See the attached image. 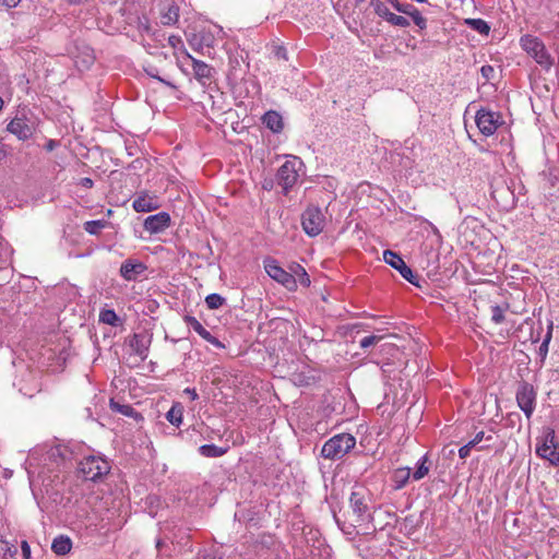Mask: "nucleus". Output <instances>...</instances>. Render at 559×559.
<instances>
[{"label":"nucleus","instance_id":"1","mask_svg":"<svg viewBox=\"0 0 559 559\" xmlns=\"http://www.w3.org/2000/svg\"><path fill=\"white\" fill-rule=\"evenodd\" d=\"M356 445V439L349 433H338L330 438L321 449V455L329 460H340Z\"/></svg>","mask_w":559,"mask_h":559},{"label":"nucleus","instance_id":"2","mask_svg":"<svg viewBox=\"0 0 559 559\" xmlns=\"http://www.w3.org/2000/svg\"><path fill=\"white\" fill-rule=\"evenodd\" d=\"M109 462L102 455L84 456L79 463V472L85 480L97 481L110 472Z\"/></svg>","mask_w":559,"mask_h":559},{"label":"nucleus","instance_id":"3","mask_svg":"<svg viewBox=\"0 0 559 559\" xmlns=\"http://www.w3.org/2000/svg\"><path fill=\"white\" fill-rule=\"evenodd\" d=\"M304 163L300 158L293 156L287 159L277 170L276 181L283 188V193L286 195L290 189L297 183L302 170Z\"/></svg>","mask_w":559,"mask_h":559},{"label":"nucleus","instance_id":"4","mask_svg":"<svg viewBox=\"0 0 559 559\" xmlns=\"http://www.w3.org/2000/svg\"><path fill=\"white\" fill-rule=\"evenodd\" d=\"M520 45L543 68L550 69L554 64L552 57L538 37L530 34L523 35L520 38Z\"/></svg>","mask_w":559,"mask_h":559},{"label":"nucleus","instance_id":"5","mask_svg":"<svg viewBox=\"0 0 559 559\" xmlns=\"http://www.w3.org/2000/svg\"><path fill=\"white\" fill-rule=\"evenodd\" d=\"M369 495L366 488L356 487L349 497V507L356 516L355 522L361 524L372 520L369 511Z\"/></svg>","mask_w":559,"mask_h":559},{"label":"nucleus","instance_id":"6","mask_svg":"<svg viewBox=\"0 0 559 559\" xmlns=\"http://www.w3.org/2000/svg\"><path fill=\"white\" fill-rule=\"evenodd\" d=\"M324 225L325 217L318 206H308L301 215L302 229L310 237L321 234Z\"/></svg>","mask_w":559,"mask_h":559},{"label":"nucleus","instance_id":"7","mask_svg":"<svg viewBox=\"0 0 559 559\" xmlns=\"http://www.w3.org/2000/svg\"><path fill=\"white\" fill-rule=\"evenodd\" d=\"M263 266L267 275L276 281L277 283L282 284L285 288L293 292L297 289V280L296 277L285 271L275 259L273 258H266L263 261Z\"/></svg>","mask_w":559,"mask_h":559},{"label":"nucleus","instance_id":"8","mask_svg":"<svg viewBox=\"0 0 559 559\" xmlns=\"http://www.w3.org/2000/svg\"><path fill=\"white\" fill-rule=\"evenodd\" d=\"M536 391L534 386L528 382H520L515 400L520 409L524 413L525 417L530 419L535 411L536 406Z\"/></svg>","mask_w":559,"mask_h":559},{"label":"nucleus","instance_id":"9","mask_svg":"<svg viewBox=\"0 0 559 559\" xmlns=\"http://www.w3.org/2000/svg\"><path fill=\"white\" fill-rule=\"evenodd\" d=\"M536 453L551 465L559 466L558 444L555 441V431L552 429H549L544 436L542 443L537 444Z\"/></svg>","mask_w":559,"mask_h":559},{"label":"nucleus","instance_id":"10","mask_svg":"<svg viewBox=\"0 0 559 559\" xmlns=\"http://www.w3.org/2000/svg\"><path fill=\"white\" fill-rule=\"evenodd\" d=\"M7 130L14 134L19 140L26 141L35 132V123L26 118L24 114H17L7 126Z\"/></svg>","mask_w":559,"mask_h":559},{"label":"nucleus","instance_id":"11","mask_svg":"<svg viewBox=\"0 0 559 559\" xmlns=\"http://www.w3.org/2000/svg\"><path fill=\"white\" fill-rule=\"evenodd\" d=\"M499 119V114L484 108L479 109L475 117L477 128L485 136H490L497 131L500 124Z\"/></svg>","mask_w":559,"mask_h":559},{"label":"nucleus","instance_id":"12","mask_svg":"<svg viewBox=\"0 0 559 559\" xmlns=\"http://www.w3.org/2000/svg\"><path fill=\"white\" fill-rule=\"evenodd\" d=\"M383 260L386 264L397 270L403 278L413 285L418 286V276L415 275L409 266L406 265L402 257L391 250L383 252Z\"/></svg>","mask_w":559,"mask_h":559},{"label":"nucleus","instance_id":"13","mask_svg":"<svg viewBox=\"0 0 559 559\" xmlns=\"http://www.w3.org/2000/svg\"><path fill=\"white\" fill-rule=\"evenodd\" d=\"M171 219L167 212L150 215L144 219L143 227L150 234H159L170 226Z\"/></svg>","mask_w":559,"mask_h":559},{"label":"nucleus","instance_id":"14","mask_svg":"<svg viewBox=\"0 0 559 559\" xmlns=\"http://www.w3.org/2000/svg\"><path fill=\"white\" fill-rule=\"evenodd\" d=\"M397 12L404 13L412 17L413 22L420 29H425L427 27V20L421 15L419 10L415 8L413 4L403 3L399 0H386Z\"/></svg>","mask_w":559,"mask_h":559},{"label":"nucleus","instance_id":"15","mask_svg":"<svg viewBox=\"0 0 559 559\" xmlns=\"http://www.w3.org/2000/svg\"><path fill=\"white\" fill-rule=\"evenodd\" d=\"M147 266L138 260L128 259L120 266V275L126 281H135L138 276L146 271Z\"/></svg>","mask_w":559,"mask_h":559},{"label":"nucleus","instance_id":"16","mask_svg":"<svg viewBox=\"0 0 559 559\" xmlns=\"http://www.w3.org/2000/svg\"><path fill=\"white\" fill-rule=\"evenodd\" d=\"M152 336L144 333H135L130 340V347L133 353L138 355L142 360H145L148 355Z\"/></svg>","mask_w":559,"mask_h":559},{"label":"nucleus","instance_id":"17","mask_svg":"<svg viewBox=\"0 0 559 559\" xmlns=\"http://www.w3.org/2000/svg\"><path fill=\"white\" fill-rule=\"evenodd\" d=\"M132 207L135 212L147 213L157 210L159 207V203L155 195H151L147 192H141L133 200Z\"/></svg>","mask_w":559,"mask_h":559},{"label":"nucleus","instance_id":"18","mask_svg":"<svg viewBox=\"0 0 559 559\" xmlns=\"http://www.w3.org/2000/svg\"><path fill=\"white\" fill-rule=\"evenodd\" d=\"M179 20V7L174 1L166 2L160 11V23L163 25H175Z\"/></svg>","mask_w":559,"mask_h":559},{"label":"nucleus","instance_id":"19","mask_svg":"<svg viewBox=\"0 0 559 559\" xmlns=\"http://www.w3.org/2000/svg\"><path fill=\"white\" fill-rule=\"evenodd\" d=\"M187 57L192 62L193 73L198 81L210 80L212 78V74H213L212 67H210L207 63H205L201 60L193 58L189 53H187Z\"/></svg>","mask_w":559,"mask_h":559},{"label":"nucleus","instance_id":"20","mask_svg":"<svg viewBox=\"0 0 559 559\" xmlns=\"http://www.w3.org/2000/svg\"><path fill=\"white\" fill-rule=\"evenodd\" d=\"M262 122L274 133H280L284 128L282 116L274 110L265 112L262 117Z\"/></svg>","mask_w":559,"mask_h":559},{"label":"nucleus","instance_id":"21","mask_svg":"<svg viewBox=\"0 0 559 559\" xmlns=\"http://www.w3.org/2000/svg\"><path fill=\"white\" fill-rule=\"evenodd\" d=\"M72 549V540L67 535H59L51 543V550L58 556L68 555Z\"/></svg>","mask_w":559,"mask_h":559},{"label":"nucleus","instance_id":"22","mask_svg":"<svg viewBox=\"0 0 559 559\" xmlns=\"http://www.w3.org/2000/svg\"><path fill=\"white\" fill-rule=\"evenodd\" d=\"M412 478V472L409 467L396 468L392 474V481L394 489H402L406 486L408 480Z\"/></svg>","mask_w":559,"mask_h":559},{"label":"nucleus","instance_id":"23","mask_svg":"<svg viewBox=\"0 0 559 559\" xmlns=\"http://www.w3.org/2000/svg\"><path fill=\"white\" fill-rule=\"evenodd\" d=\"M109 405H110V409L115 413H119L127 417L142 418V416L129 404H121L118 401H115L114 399H111L109 402Z\"/></svg>","mask_w":559,"mask_h":559},{"label":"nucleus","instance_id":"24","mask_svg":"<svg viewBox=\"0 0 559 559\" xmlns=\"http://www.w3.org/2000/svg\"><path fill=\"white\" fill-rule=\"evenodd\" d=\"M198 451L204 457H221L228 451V448H222L215 444H203L199 447Z\"/></svg>","mask_w":559,"mask_h":559},{"label":"nucleus","instance_id":"25","mask_svg":"<svg viewBox=\"0 0 559 559\" xmlns=\"http://www.w3.org/2000/svg\"><path fill=\"white\" fill-rule=\"evenodd\" d=\"M13 249L10 243L0 238V270L11 264Z\"/></svg>","mask_w":559,"mask_h":559},{"label":"nucleus","instance_id":"26","mask_svg":"<svg viewBox=\"0 0 559 559\" xmlns=\"http://www.w3.org/2000/svg\"><path fill=\"white\" fill-rule=\"evenodd\" d=\"M289 273H292L296 280H297V283H299L300 285L305 286V287H308L310 286V277L308 275V273L306 272V270L298 263H294L289 266Z\"/></svg>","mask_w":559,"mask_h":559},{"label":"nucleus","instance_id":"27","mask_svg":"<svg viewBox=\"0 0 559 559\" xmlns=\"http://www.w3.org/2000/svg\"><path fill=\"white\" fill-rule=\"evenodd\" d=\"M429 469L428 456L425 454L417 461L416 469L412 473V479L415 481L423 479L429 473Z\"/></svg>","mask_w":559,"mask_h":559},{"label":"nucleus","instance_id":"28","mask_svg":"<svg viewBox=\"0 0 559 559\" xmlns=\"http://www.w3.org/2000/svg\"><path fill=\"white\" fill-rule=\"evenodd\" d=\"M182 415H183V407L181 406V404L176 403L167 412L166 418L171 425L179 427L182 423Z\"/></svg>","mask_w":559,"mask_h":559},{"label":"nucleus","instance_id":"29","mask_svg":"<svg viewBox=\"0 0 559 559\" xmlns=\"http://www.w3.org/2000/svg\"><path fill=\"white\" fill-rule=\"evenodd\" d=\"M185 322L189 328H191L195 333H198L202 338H207L210 336V332L200 323V321L192 317L186 316Z\"/></svg>","mask_w":559,"mask_h":559},{"label":"nucleus","instance_id":"30","mask_svg":"<svg viewBox=\"0 0 559 559\" xmlns=\"http://www.w3.org/2000/svg\"><path fill=\"white\" fill-rule=\"evenodd\" d=\"M466 23L469 27L481 35H488L490 32L489 24L483 19H468Z\"/></svg>","mask_w":559,"mask_h":559},{"label":"nucleus","instance_id":"31","mask_svg":"<svg viewBox=\"0 0 559 559\" xmlns=\"http://www.w3.org/2000/svg\"><path fill=\"white\" fill-rule=\"evenodd\" d=\"M552 329H554V323L550 321L549 325L547 328V333L545 335V338L543 340V342L539 346V349H538V354L542 357V359H545L548 354L549 343L552 337Z\"/></svg>","mask_w":559,"mask_h":559},{"label":"nucleus","instance_id":"32","mask_svg":"<svg viewBox=\"0 0 559 559\" xmlns=\"http://www.w3.org/2000/svg\"><path fill=\"white\" fill-rule=\"evenodd\" d=\"M106 222L104 219L87 221L83 227L90 235H97L103 228H105Z\"/></svg>","mask_w":559,"mask_h":559},{"label":"nucleus","instance_id":"33","mask_svg":"<svg viewBox=\"0 0 559 559\" xmlns=\"http://www.w3.org/2000/svg\"><path fill=\"white\" fill-rule=\"evenodd\" d=\"M509 308V305L501 307L499 305L491 306V321L495 324H501L504 321V312Z\"/></svg>","mask_w":559,"mask_h":559},{"label":"nucleus","instance_id":"34","mask_svg":"<svg viewBox=\"0 0 559 559\" xmlns=\"http://www.w3.org/2000/svg\"><path fill=\"white\" fill-rule=\"evenodd\" d=\"M370 7H372L374 13L378 16L382 17L383 20H386L388 16L391 14L389 8L381 0H371Z\"/></svg>","mask_w":559,"mask_h":559},{"label":"nucleus","instance_id":"35","mask_svg":"<svg viewBox=\"0 0 559 559\" xmlns=\"http://www.w3.org/2000/svg\"><path fill=\"white\" fill-rule=\"evenodd\" d=\"M225 302V298L222 297L219 294H210L205 298V304L209 309H218L221 308Z\"/></svg>","mask_w":559,"mask_h":559},{"label":"nucleus","instance_id":"36","mask_svg":"<svg viewBox=\"0 0 559 559\" xmlns=\"http://www.w3.org/2000/svg\"><path fill=\"white\" fill-rule=\"evenodd\" d=\"M99 320L104 323H107L110 325H116L119 318H118L117 313L115 312V310L104 309L99 313Z\"/></svg>","mask_w":559,"mask_h":559},{"label":"nucleus","instance_id":"37","mask_svg":"<svg viewBox=\"0 0 559 559\" xmlns=\"http://www.w3.org/2000/svg\"><path fill=\"white\" fill-rule=\"evenodd\" d=\"M385 21L394 26H400V27H408L409 26V21L406 17H404L402 15H396L392 12Z\"/></svg>","mask_w":559,"mask_h":559},{"label":"nucleus","instance_id":"38","mask_svg":"<svg viewBox=\"0 0 559 559\" xmlns=\"http://www.w3.org/2000/svg\"><path fill=\"white\" fill-rule=\"evenodd\" d=\"M380 340H381V336H376V335L365 336L364 338H361L359 345L361 348L366 349V348L374 345Z\"/></svg>","mask_w":559,"mask_h":559},{"label":"nucleus","instance_id":"39","mask_svg":"<svg viewBox=\"0 0 559 559\" xmlns=\"http://www.w3.org/2000/svg\"><path fill=\"white\" fill-rule=\"evenodd\" d=\"M474 447H475V442H472V441L464 444L463 447H461L459 449V456L461 459H466L469 455L472 448H474Z\"/></svg>","mask_w":559,"mask_h":559},{"label":"nucleus","instance_id":"40","mask_svg":"<svg viewBox=\"0 0 559 559\" xmlns=\"http://www.w3.org/2000/svg\"><path fill=\"white\" fill-rule=\"evenodd\" d=\"M480 73L486 81H489L493 78L495 69L492 66L486 64L481 67Z\"/></svg>","mask_w":559,"mask_h":559},{"label":"nucleus","instance_id":"41","mask_svg":"<svg viewBox=\"0 0 559 559\" xmlns=\"http://www.w3.org/2000/svg\"><path fill=\"white\" fill-rule=\"evenodd\" d=\"M1 548L5 551V555H9L10 557H14L17 554V548L7 542L2 543Z\"/></svg>","mask_w":559,"mask_h":559},{"label":"nucleus","instance_id":"42","mask_svg":"<svg viewBox=\"0 0 559 559\" xmlns=\"http://www.w3.org/2000/svg\"><path fill=\"white\" fill-rule=\"evenodd\" d=\"M274 56L278 59L288 60L287 50L282 46L274 48Z\"/></svg>","mask_w":559,"mask_h":559},{"label":"nucleus","instance_id":"43","mask_svg":"<svg viewBox=\"0 0 559 559\" xmlns=\"http://www.w3.org/2000/svg\"><path fill=\"white\" fill-rule=\"evenodd\" d=\"M206 342L215 346L216 348H225V345L215 336L210 333L207 338H204Z\"/></svg>","mask_w":559,"mask_h":559},{"label":"nucleus","instance_id":"44","mask_svg":"<svg viewBox=\"0 0 559 559\" xmlns=\"http://www.w3.org/2000/svg\"><path fill=\"white\" fill-rule=\"evenodd\" d=\"M21 550L24 559H29L31 557V547L26 540H22Z\"/></svg>","mask_w":559,"mask_h":559},{"label":"nucleus","instance_id":"45","mask_svg":"<svg viewBox=\"0 0 559 559\" xmlns=\"http://www.w3.org/2000/svg\"><path fill=\"white\" fill-rule=\"evenodd\" d=\"M168 43H169V45H170L171 47L177 48L179 45H181V44H182V40H181V38H180L179 36L171 35V36H169V38H168Z\"/></svg>","mask_w":559,"mask_h":559},{"label":"nucleus","instance_id":"46","mask_svg":"<svg viewBox=\"0 0 559 559\" xmlns=\"http://www.w3.org/2000/svg\"><path fill=\"white\" fill-rule=\"evenodd\" d=\"M20 2L21 0H0V4L9 9L17 7Z\"/></svg>","mask_w":559,"mask_h":559},{"label":"nucleus","instance_id":"47","mask_svg":"<svg viewBox=\"0 0 559 559\" xmlns=\"http://www.w3.org/2000/svg\"><path fill=\"white\" fill-rule=\"evenodd\" d=\"M183 393L189 395L192 401H195L199 399V395H198L195 389H193V388H186L183 390Z\"/></svg>","mask_w":559,"mask_h":559},{"label":"nucleus","instance_id":"48","mask_svg":"<svg viewBox=\"0 0 559 559\" xmlns=\"http://www.w3.org/2000/svg\"><path fill=\"white\" fill-rule=\"evenodd\" d=\"M145 72H146V74H147L148 76H151V78H153V79H155V80H157V78H159V75H158V72H157L156 68H153V67L147 68V69H145Z\"/></svg>","mask_w":559,"mask_h":559},{"label":"nucleus","instance_id":"49","mask_svg":"<svg viewBox=\"0 0 559 559\" xmlns=\"http://www.w3.org/2000/svg\"><path fill=\"white\" fill-rule=\"evenodd\" d=\"M157 81H159L160 83L165 84L166 86H168L170 88H174V90L177 88V86L173 82L168 81L165 78L159 76V78H157Z\"/></svg>","mask_w":559,"mask_h":559},{"label":"nucleus","instance_id":"50","mask_svg":"<svg viewBox=\"0 0 559 559\" xmlns=\"http://www.w3.org/2000/svg\"><path fill=\"white\" fill-rule=\"evenodd\" d=\"M485 438V432L484 431H479L478 433H476V436L474 437V439H472L471 441L472 442H475V445H477L479 442H481V440Z\"/></svg>","mask_w":559,"mask_h":559},{"label":"nucleus","instance_id":"51","mask_svg":"<svg viewBox=\"0 0 559 559\" xmlns=\"http://www.w3.org/2000/svg\"><path fill=\"white\" fill-rule=\"evenodd\" d=\"M81 185L85 188H92L93 187V180L91 178H82L81 179Z\"/></svg>","mask_w":559,"mask_h":559},{"label":"nucleus","instance_id":"52","mask_svg":"<svg viewBox=\"0 0 559 559\" xmlns=\"http://www.w3.org/2000/svg\"><path fill=\"white\" fill-rule=\"evenodd\" d=\"M198 36H194L191 40H190V44L191 46H193L194 48L197 49H200L201 48V43H199L198 40Z\"/></svg>","mask_w":559,"mask_h":559},{"label":"nucleus","instance_id":"53","mask_svg":"<svg viewBox=\"0 0 559 559\" xmlns=\"http://www.w3.org/2000/svg\"><path fill=\"white\" fill-rule=\"evenodd\" d=\"M204 559H223L222 556L216 552H210L204 556Z\"/></svg>","mask_w":559,"mask_h":559},{"label":"nucleus","instance_id":"54","mask_svg":"<svg viewBox=\"0 0 559 559\" xmlns=\"http://www.w3.org/2000/svg\"><path fill=\"white\" fill-rule=\"evenodd\" d=\"M56 145H57V142H56V141H53V140H50V141L47 143L46 148H47L48 151H52V150L55 148V146H56Z\"/></svg>","mask_w":559,"mask_h":559},{"label":"nucleus","instance_id":"55","mask_svg":"<svg viewBox=\"0 0 559 559\" xmlns=\"http://www.w3.org/2000/svg\"><path fill=\"white\" fill-rule=\"evenodd\" d=\"M354 526H355V525H350V526H348V527H346V528H345V527H341V528H342V531H343V532H345L346 534H352V533H353V531H354Z\"/></svg>","mask_w":559,"mask_h":559},{"label":"nucleus","instance_id":"56","mask_svg":"<svg viewBox=\"0 0 559 559\" xmlns=\"http://www.w3.org/2000/svg\"><path fill=\"white\" fill-rule=\"evenodd\" d=\"M3 107V99L0 97V110L2 109Z\"/></svg>","mask_w":559,"mask_h":559},{"label":"nucleus","instance_id":"57","mask_svg":"<svg viewBox=\"0 0 559 559\" xmlns=\"http://www.w3.org/2000/svg\"><path fill=\"white\" fill-rule=\"evenodd\" d=\"M355 1H356V3H361V2H364L365 0H355Z\"/></svg>","mask_w":559,"mask_h":559}]
</instances>
